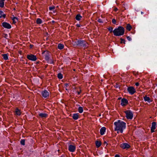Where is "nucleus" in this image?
I'll return each instance as SVG.
<instances>
[{"label": "nucleus", "mask_w": 157, "mask_h": 157, "mask_svg": "<svg viewBox=\"0 0 157 157\" xmlns=\"http://www.w3.org/2000/svg\"><path fill=\"white\" fill-rule=\"evenodd\" d=\"M76 147L75 146L70 145L68 147V150L69 151L71 152H74L75 150Z\"/></svg>", "instance_id": "nucleus-13"}, {"label": "nucleus", "mask_w": 157, "mask_h": 157, "mask_svg": "<svg viewBox=\"0 0 157 157\" xmlns=\"http://www.w3.org/2000/svg\"><path fill=\"white\" fill-rule=\"evenodd\" d=\"M114 35L119 36L123 35L124 32V28L122 26H119L118 28L115 29L113 31Z\"/></svg>", "instance_id": "nucleus-2"}, {"label": "nucleus", "mask_w": 157, "mask_h": 157, "mask_svg": "<svg viewBox=\"0 0 157 157\" xmlns=\"http://www.w3.org/2000/svg\"><path fill=\"white\" fill-rule=\"evenodd\" d=\"M121 98V97H119L118 98V100H120Z\"/></svg>", "instance_id": "nucleus-45"}, {"label": "nucleus", "mask_w": 157, "mask_h": 157, "mask_svg": "<svg viewBox=\"0 0 157 157\" xmlns=\"http://www.w3.org/2000/svg\"><path fill=\"white\" fill-rule=\"evenodd\" d=\"M120 147L123 149H128L130 147V145L127 143H123L121 144Z\"/></svg>", "instance_id": "nucleus-8"}, {"label": "nucleus", "mask_w": 157, "mask_h": 157, "mask_svg": "<svg viewBox=\"0 0 157 157\" xmlns=\"http://www.w3.org/2000/svg\"><path fill=\"white\" fill-rule=\"evenodd\" d=\"M109 31H110V33H112L113 31V28L112 27H110L109 28H108Z\"/></svg>", "instance_id": "nucleus-30"}, {"label": "nucleus", "mask_w": 157, "mask_h": 157, "mask_svg": "<svg viewBox=\"0 0 157 157\" xmlns=\"http://www.w3.org/2000/svg\"><path fill=\"white\" fill-rule=\"evenodd\" d=\"M144 99L145 101H147L148 102H151V100L150 99L149 97H148L146 96H145L144 97Z\"/></svg>", "instance_id": "nucleus-18"}, {"label": "nucleus", "mask_w": 157, "mask_h": 157, "mask_svg": "<svg viewBox=\"0 0 157 157\" xmlns=\"http://www.w3.org/2000/svg\"><path fill=\"white\" fill-rule=\"evenodd\" d=\"M69 85V84L68 83H65L64 84L65 88H66V90H67V89L66 88Z\"/></svg>", "instance_id": "nucleus-34"}, {"label": "nucleus", "mask_w": 157, "mask_h": 157, "mask_svg": "<svg viewBox=\"0 0 157 157\" xmlns=\"http://www.w3.org/2000/svg\"><path fill=\"white\" fill-rule=\"evenodd\" d=\"M78 111L80 113H82L83 111V108L82 107L80 106L78 108Z\"/></svg>", "instance_id": "nucleus-27"}, {"label": "nucleus", "mask_w": 157, "mask_h": 157, "mask_svg": "<svg viewBox=\"0 0 157 157\" xmlns=\"http://www.w3.org/2000/svg\"><path fill=\"white\" fill-rule=\"evenodd\" d=\"M55 9V6H52V7H49V10H54Z\"/></svg>", "instance_id": "nucleus-32"}, {"label": "nucleus", "mask_w": 157, "mask_h": 157, "mask_svg": "<svg viewBox=\"0 0 157 157\" xmlns=\"http://www.w3.org/2000/svg\"><path fill=\"white\" fill-rule=\"evenodd\" d=\"M15 115L17 116H20L21 114V110L18 108H16L14 111Z\"/></svg>", "instance_id": "nucleus-14"}, {"label": "nucleus", "mask_w": 157, "mask_h": 157, "mask_svg": "<svg viewBox=\"0 0 157 157\" xmlns=\"http://www.w3.org/2000/svg\"><path fill=\"white\" fill-rule=\"evenodd\" d=\"M27 58L29 60L32 61H35L37 59L36 56L32 54L27 55Z\"/></svg>", "instance_id": "nucleus-6"}, {"label": "nucleus", "mask_w": 157, "mask_h": 157, "mask_svg": "<svg viewBox=\"0 0 157 157\" xmlns=\"http://www.w3.org/2000/svg\"><path fill=\"white\" fill-rule=\"evenodd\" d=\"M79 115L78 113H74L73 114L72 118L76 120L78 119Z\"/></svg>", "instance_id": "nucleus-17"}, {"label": "nucleus", "mask_w": 157, "mask_h": 157, "mask_svg": "<svg viewBox=\"0 0 157 157\" xmlns=\"http://www.w3.org/2000/svg\"><path fill=\"white\" fill-rule=\"evenodd\" d=\"M115 126L114 130L117 131V133L120 132L122 133L123 132L124 130L125 129L126 127V123L120 120H118L117 121L114 123Z\"/></svg>", "instance_id": "nucleus-1"}, {"label": "nucleus", "mask_w": 157, "mask_h": 157, "mask_svg": "<svg viewBox=\"0 0 157 157\" xmlns=\"http://www.w3.org/2000/svg\"><path fill=\"white\" fill-rule=\"evenodd\" d=\"M3 13V12L2 10H0V15H2Z\"/></svg>", "instance_id": "nucleus-41"}, {"label": "nucleus", "mask_w": 157, "mask_h": 157, "mask_svg": "<svg viewBox=\"0 0 157 157\" xmlns=\"http://www.w3.org/2000/svg\"><path fill=\"white\" fill-rule=\"evenodd\" d=\"M121 43H124L125 44V40H124L123 39H122L121 38Z\"/></svg>", "instance_id": "nucleus-35"}, {"label": "nucleus", "mask_w": 157, "mask_h": 157, "mask_svg": "<svg viewBox=\"0 0 157 157\" xmlns=\"http://www.w3.org/2000/svg\"><path fill=\"white\" fill-rule=\"evenodd\" d=\"M135 85L136 86H138L139 85V83L138 82H136L135 83Z\"/></svg>", "instance_id": "nucleus-40"}, {"label": "nucleus", "mask_w": 157, "mask_h": 157, "mask_svg": "<svg viewBox=\"0 0 157 157\" xmlns=\"http://www.w3.org/2000/svg\"><path fill=\"white\" fill-rule=\"evenodd\" d=\"M122 6L124 8V10H126L128 8V6L127 4L122 2Z\"/></svg>", "instance_id": "nucleus-21"}, {"label": "nucleus", "mask_w": 157, "mask_h": 157, "mask_svg": "<svg viewBox=\"0 0 157 157\" xmlns=\"http://www.w3.org/2000/svg\"><path fill=\"white\" fill-rule=\"evenodd\" d=\"M141 14H143L144 13V12H141Z\"/></svg>", "instance_id": "nucleus-46"}, {"label": "nucleus", "mask_w": 157, "mask_h": 157, "mask_svg": "<svg viewBox=\"0 0 157 157\" xmlns=\"http://www.w3.org/2000/svg\"><path fill=\"white\" fill-rule=\"evenodd\" d=\"M58 77L59 79H61L63 78V75L60 73H59L58 74Z\"/></svg>", "instance_id": "nucleus-29"}, {"label": "nucleus", "mask_w": 157, "mask_h": 157, "mask_svg": "<svg viewBox=\"0 0 157 157\" xmlns=\"http://www.w3.org/2000/svg\"><path fill=\"white\" fill-rule=\"evenodd\" d=\"M128 91L129 93L131 95L134 94L136 92L135 88L133 86H130L128 87Z\"/></svg>", "instance_id": "nucleus-7"}, {"label": "nucleus", "mask_w": 157, "mask_h": 157, "mask_svg": "<svg viewBox=\"0 0 157 157\" xmlns=\"http://www.w3.org/2000/svg\"><path fill=\"white\" fill-rule=\"evenodd\" d=\"M98 21L100 23H102V21L100 19H99L98 20Z\"/></svg>", "instance_id": "nucleus-38"}, {"label": "nucleus", "mask_w": 157, "mask_h": 157, "mask_svg": "<svg viewBox=\"0 0 157 157\" xmlns=\"http://www.w3.org/2000/svg\"><path fill=\"white\" fill-rule=\"evenodd\" d=\"M76 26L77 27H80L81 26V25L79 24H77L76 25Z\"/></svg>", "instance_id": "nucleus-39"}, {"label": "nucleus", "mask_w": 157, "mask_h": 157, "mask_svg": "<svg viewBox=\"0 0 157 157\" xmlns=\"http://www.w3.org/2000/svg\"><path fill=\"white\" fill-rule=\"evenodd\" d=\"M127 39L129 41H131V37L129 36H127Z\"/></svg>", "instance_id": "nucleus-37"}, {"label": "nucleus", "mask_w": 157, "mask_h": 157, "mask_svg": "<svg viewBox=\"0 0 157 157\" xmlns=\"http://www.w3.org/2000/svg\"><path fill=\"white\" fill-rule=\"evenodd\" d=\"M112 22L113 24H115L116 23V20L115 19H113L112 20Z\"/></svg>", "instance_id": "nucleus-36"}, {"label": "nucleus", "mask_w": 157, "mask_h": 157, "mask_svg": "<svg viewBox=\"0 0 157 157\" xmlns=\"http://www.w3.org/2000/svg\"><path fill=\"white\" fill-rule=\"evenodd\" d=\"M64 45L62 44H59L58 45V48L60 50H61V49H63L64 48Z\"/></svg>", "instance_id": "nucleus-22"}, {"label": "nucleus", "mask_w": 157, "mask_h": 157, "mask_svg": "<svg viewBox=\"0 0 157 157\" xmlns=\"http://www.w3.org/2000/svg\"><path fill=\"white\" fill-rule=\"evenodd\" d=\"M25 140L24 139L21 140V145H25Z\"/></svg>", "instance_id": "nucleus-31"}, {"label": "nucleus", "mask_w": 157, "mask_h": 157, "mask_svg": "<svg viewBox=\"0 0 157 157\" xmlns=\"http://www.w3.org/2000/svg\"><path fill=\"white\" fill-rule=\"evenodd\" d=\"M118 9L117 8H115L114 9V10L115 11H117L118 10Z\"/></svg>", "instance_id": "nucleus-43"}, {"label": "nucleus", "mask_w": 157, "mask_h": 157, "mask_svg": "<svg viewBox=\"0 0 157 157\" xmlns=\"http://www.w3.org/2000/svg\"><path fill=\"white\" fill-rule=\"evenodd\" d=\"M12 20L13 21V24H15L18 20L17 18L15 17H14L12 19Z\"/></svg>", "instance_id": "nucleus-28"}, {"label": "nucleus", "mask_w": 157, "mask_h": 157, "mask_svg": "<svg viewBox=\"0 0 157 157\" xmlns=\"http://www.w3.org/2000/svg\"><path fill=\"white\" fill-rule=\"evenodd\" d=\"M126 28L128 30L130 31L132 28V27L129 24H128L127 25Z\"/></svg>", "instance_id": "nucleus-24"}, {"label": "nucleus", "mask_w": 157, "mask_h": 157, "mask_svg": "<svg viewBox=\"0 0 157 157\" xmlns=\"http://www.w3.org/2000/svg\"><path fill=\"white\" fill-rule=\"evenodd\" d=\"M42 54L44 57L45 59L47 61V62L50 64H53V60L50 59L49 57L50 53L48 51H44L42 52Z\"/></svg>", "instance_id": "nucleus-3"}, {"label": "nucleus", "mask_w": 157, "mask_h": 157, "mask_svg": "<svg viewBox=\"0 0 157 157\" xmlns=\"http://www.w3.org/2000/svg\"><path fill=\"white\" fill-rule=\"evenodd\" d=\"M96 145L98 147H100L101 145V143L100 141H97L96 142Z\"/></svg>", "instance_id": "nucleus-25"}, {"label": "nucleus", "mask_w": 157, "mask_h": 157, "mask_svg": "<svg viewBox=\"0 0 157 157\" xmlns=\"http://www.w3.org/2000/svg\"><path fill=\"white\" fill-rule=\"evenodd\" d=\"M2 25L4 28L8 29H10L11 27V25L10 24L6 22H3L2 23Z\"/></svg>", "instance_id": "nucleus-11"}, {"label": "nucleus", "mask_w": 157, "mask_h": 157, "mask_svg": "<svg viewBox=\"0 0 157 157\" xmlns=\"http://www.w3.org/2000/svg\"><path fill=\"white\" fill-rule=\"evenodd\" d=\"M106 128L105 127H102L100 129V134L101 135H104L105 131Z\"/></svg>", "instance_id": "nucleus-15"}, {"label": "nucleus", "mask_w": 157, "mask_h": 157, "mask_svg": "<svg viewBox=\"0 0 157 157\" xmlns=\"http://www.w3.org/2000/svg\"><path fill=\"white\" fill-rule=\"evenodd\" d=\"M6 16V15L5 14H2L1 15V16H0V18H1L2 17H3L4 18H5Z\"/></svg>", "instance_id": "nucleus-33"}, {"label": "nucleus", "mask_w": 157, "mask_h": 157, "mask_svg": "<svg viewBox=\"0 0 157 157\" xmlns=\"http://www.w3.org/2000/svg\"><path fill=\"white\" fill-rule=\"evenodd\" d=\"M39 115L41 118H45L48 117V114L46 113H40Z\"/></svg>", "instance_id": "nucleus-16"}, {"label": "nucleus", "mask_w": 157, "mask_h": 157, "mask_svg": "<svg viewBox=\"0 0 157 157\" xmlns=\"http://www.w3.org/2000/svg\"><path fill=\"white\" fill-rule=\"evenodd\" d=\"M82 17L79 14L77 15L75 17V19L77 21H79L81 19V18Z\"/></svg>", "instance_id": "nucleus-20"}, {"label": "nucleus", "mask_w": 157, "mask_h": 157, "mask_svg": "<svg viewBox=\"0 0 157 157\" xmlns=\"http://www.w3.org/2000/svg\"><path fill=\"white\" fill-rule=\"evenodd\" d=\"M52 23H54V22H55V21H52Z\"/></svg>", "instance_id": "nucleus-47"}, {"label": "nucleus", "mask_w": 157, "mask_h": 157, "mask_svg": "<svg viewBox=\"0 0 157 157\" xmlns=\"http://www.w3.org/2000/svg\"><path fill=\"white\" fill-rule=\"evenodd\" d=\"M36 23L37 24H40L42 23V21L40 18H37L36 20Z\"/></svg>", "instance_id": "nucleus-26"}, {"label": "nucleus", "mask_w": 157, "mask_h": 157, "mask_svg": "<svg viewBox=\"0 0 157 157\" xmlns=\"http://www.w3.org/2000/svg\"><path fill=\"white\" fill-rule=\"evenodd\" d=\"M115 157H120V156L118 155L117 154L115 155Z\"/></svg>", "instance_id": "nucleus-42"}, {"label": "nucleus", "mask_w": 157, "mask_h": 157, "mask_svg": "<svg viewBox=\"0 0 157 157\" xmlns=\"http://www.w3.org/2000/svg\"><path fill=\"white\" fill-rule=\"evenodd\" d=\"M86 42L84 40H78L75 41L74 45V46H80L82 47L86 46Z\"/></svg>", "instance_id": "nucleus-4"}, {"label": "nucleus", "mask_w": 157, "mask_h": 157, "mask_svg": "<svg viewBox=\"0 0 157 157\" xmlns=\"http://www.w3.org/2000/svg\"><path fill=\"white\" fill-rule=\"evenodd\" d=\"M42 95L44 98H47L49 97V92L46 90H44L42 92Z\"/></svg>", "instance_id": "nucleus-9"}, {"label": "nucleus", "mask_w": 157, "mask_h": 157, "mask_svg": "<svg viewBox=\"0 0 157 157\" xmlns=\"http://www.w3.org/2000/svg\"><path fill=\"white\" fill-rule=\"evenodd\" d=\"M80 93H81V91H78L77 92L78 94V95L80 94Z\"/></svg>", "instance_id": "nucleus-44"}, {"label": "nucleus", "mask_w": 157, "mask_h": 157, "mask_svg": "<svg viewBox=\"0 0 157 157\" xmlns=\"http://www.w3.org/2000/svg\"><path fill=\"white\" fill-rule=\"evenodd\" d=\"M156 123L155 122H153L151 123V133L155 132L154 130L156 128Z\"/></svg>", "instance_id": "nucleus-12"}, {"label": "nucleus", "mask_w": 157, "mask_h": 157, "mask_svg": "<svg viewBox=\"0 0 157 157\" xmlns=\"http://www.w3.org/2000/svg\"><path fill=\"white\" fill-rule=\"evenodd\" d=\"M126 115V117L128 119H132L133 118V114L132 111L127 110L124 112Z\"/></svg>", "instance_id": "nucleus-5"}, {"label": "nucleus", "mask_w": 157, "mask_h": 157, "mask_svg": "<svg viewBox=\"0 0 157 157\" xmlns=\"http://www.w3.org/2000/svg\"><path fill=\"white\" fill-rule=\"evenodd\" d=\"M3 59L5 60L8 59V54H4L2 55Z\"/></svg>", "instance_id": "nucleus-19"}, {"label": "nucleus", "mask_w": 157, "mask_h": 157, "mask_svg": "<svg viewBox=\"0 0 157 157\" xmlns=\"http://www.w3.org/2000/svg\"><path fill=\"white\" fill-rule=\"evenodd\" d=\"M5 0H0V7L2 8L4 6Z\"/></svg>", "instance_id": "nucleus-23"}, {"label": "nucleus", "mask_w": 157, "mask_h": 157, "mask_svg": "<svg viewBox=\"0 0 157 157\" xmlns=\"http://www.w3.org/2000/svg\"><path fill=\"white\" fill-rule=\"evenodd\" d=\"M128 103V100L126 98H123L121 99V104L122 106H124L127 105Z\"/></svg>", "instance_id": "nucleus-10"}]
</instances>
